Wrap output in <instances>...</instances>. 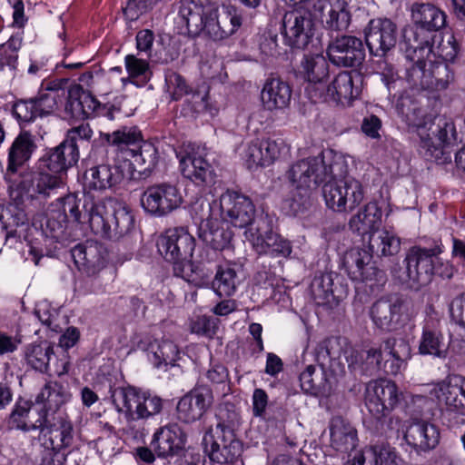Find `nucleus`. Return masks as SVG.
Segmentation results:
<instances>
[{
	"label": "nucleus",
	"instance_id": "20e7f679",
	"mask_svg": "<svg viewBox=\"0 0 465 465\" xmlns=\"http://www.w3.org/2000/svg\"><path fill=\"white\" fill-rule=\"evenodd\" d=\"M436 38L434 41H430L433 50L432 55L427 57L424 54L420 63L418 57L410 60L413 64L407 68L406 77L413 88L443 90L453 78L445 62H451L457 56L458 47L455 38L450 36L446 42L441 41L437 46H434Z\"/></svg>",
	"mask_w": 465,
	"mask_h": 465
},
{
	"label": "nucleus",
	"instance_id": "412c9836",
	"mask_svg": "<svg viewBox=\"0 0 465 465\" xmlns=\"http://www.w3.org/2000/svg\"><path fill=\"white\" fill-rule=\"evenodd\" d=\"M443 322V317L432 307H430L426 312L419 344L420 354L438 358L446 357L448 344L445 342L442 332Z\"/></svg>",
	"mask_w": 465,
	"mask_h": 465
},
{
	"label": "nucleus",
	"instance_id": "69168bd1",
	"mask_svg": "<svg viewBox=\"0 0 465 465\" xmlns=\"http://www.w3.org/2000/svg\"><path fill=\"white\" fill-rule=\"evenodd\" d=\"M315 367L309 365L300 375L301 387L306 393L315 394L317 392V383L313 377Z\"/></svg>",
	"mask_w": 465,
	"mask_h": 465
},
{
	"label": "nucleus",
	"instance_id": "f03ea898",
	"mask_svg": "<svg viewBox=\"0 0 465 465\" xmlns=\"http://www.w3.org/2000/svg\"><path fill=\"white\" fill-rule=\"evenodd\" d=\"M156 244L159 253L173 264L175 276L198 287L207 285L212 274L209 264L213 261V253L208 249H202L193 256L195 239L185 228L165 230L158 237Z\"/></svg>",
	"mask_w": 465,
	"mask_h": 465
},
{
	"label": "nucleus",
	"instance_id": "bf43d9fd",
	"mask_svg": "<svg viewBox=\"0 0 465 465\" xmlns=\"http://www.w3.org/2000/svg\"><path fill=\"white\" fill-rule=\"evenodd\" d=\"M217 418L219 421L215 428H220L223 430L233 431L234 428L240 423V415L232 405H225L220 408Z\"/></svg>",
	"mask_w": 465,
	"mask_h": 465
},
{
	"label": "nucleus",
	"instance_id": "052dcab7",
	"mask_svg": "<svg viewBox=\"0 0 465 465\" xmlns=\"http://www.w3.org/2000/svg\"><path fill=\"white\" fill-rule=\"evenodd\" d=\"M268 250L262 252V254H269L274 257H287L292 252L290 242L281 237L274 232L272 236L268 238Z\"/></svg>",
	"mask_w": 465,
	"mask_h": 465
},
{
	"label": "nucleus",
	"instance_id": "0e129e2a",
	"mask_svg": "<svg viewBox=\"0 0 465 465\" xmlns=\"http://www.w3.org/2000/svg\"><path fill=\"white\" fill-rule=\"evenodd\" d=\"M381 126V119L378 116L371 114L363 118L361 129L366 136L371 139H380V131Z\"/></svg>",
	"mask_w": 465,
	"mask_h": 465
},
{
	"label": "nucleus",
	"instance_id": "6e6552de",
	"mask_svg": "<svg viewBox=\"0 0 465 465\" xmlns=\"http://www.w3.org/2000/svg\"><path fill=\"white\" fill-rule=\"evenodd\" d=\"M425 392L439 406L450 428L465 425V378L454 376L428 385Z\"/></svg>",
	"mask_w": 465,
	"mask_h": 465
},
{
	"label": "nucleus",
	"instance_id": "423d86ee",
	"mask_svg": "<svg viewBox=\"0 0 465 465\" xmlns=\"http://www.w3.org/2000/svg\"><path fill=\"white\" fill-rule=\"evenodd\" d=\"M331 151L318 156L309 157L292 163L285 173L292 187V201L291 208L297 212L300 205L310 197L321 183L329 178V160L336 155Z\"/></svg>",
	"mask_w": 465,
	"mask_h": 465
},
{
	"label": "nucleus",
	"instance_id": "a878e982",
	"mask_svg": "<svg viewBox=\"0 0 465 465\" xmlns=\"http://www.w3.org/2000/svg\"><path fill=\"white\" fill-rule=\"evenodd\" d=\"M213 403V393L207 387H197L184 395L176 407L177 419L184 423L200 420Z\"/></svg>",
	"mask_w": 465,
	"mask_h": 465
},
{
	"label": "nucleus",
	"instance_id": "de8ad7c7",
	"mask_svg": "<svg viewBox=\"0 0 465 465\" xmlns=\"http://www.w3.org/2000/svg\"><path fill=\"white\" fill-rule=\"evenodd\" d=\"M54 348L48 341L29 345L25 351V360L28 365L39 371H45L48 368Z\"/></svg>",
	"mask_w": 465,
	"mask_h": 465
},
{
	"label": "nucleus",
	"instance_id": "f8f14e48",
	"mask_svg": "<svg viewBox=\"0 0 465 465\" xmlns=\"http://www.w3.org/2000/svg\"><path fill=\"white\" fill-rule=\"evenodd\" d=\"M420 137V152L429 160L444 163L450 160L443 147L456 139L454 124L446 119H439L437 124L425 123L417 126Z\"/></svg>",
	"mask_w": 465,
	"mask_h": 465
},
{
	"label": "nucleus",
	"instance_id": "f704fd0d",
	"mask_svg": "<svg viewBox=\"0 0 465 465\" xmlns=\"http://www.w3.org/2000/svg\"><path fill=\"white\" fill-rule=\"evenodd\" d=\"M358 441L356 430L341 417L331 420L330 425V447L340 454L352 450Z\"/></svg>",
	"mask_w": 465,
	"mask_h": 465
},
{
	"label": "nucleus",
	"instance_id": "680f3d73",
	"mask_svg": "<svg viewBox=\"0 0 465 465\" xmlns=\"http://www.w3.org/2000/svg\"><path fill=\"white\" fill-rule=\"evenodd\" d=\"M191 331L198 335L212 337L216 331L214 320L205 315L197 316L192 320Z\"/></svg>",
	"mask_w": 465,
	"mask_h": 465
},
{
	"label": "nucleus",
	"instance_id": "bb28decb",
	"mask_svg": "<svg viewBox=\"0 0 465 465\" xmlns=\"http://www.w3.org/2000/svg\"><path fill=\"white\" fill-rule=\"evenodd\" d=\"M314 15L319 16L325 28L346 30L351 23V13L346 0H318L313 5Z\"/></svg>",
	"mask_w": 465,
	"mask_h": 465
},
{
	"label": "nucleus",
	"instance_id": "72a5a7b5",
	"mask_svg": "<svg viewBox=\"0 0 465 465\" xmlns=\"http://www.w3.org/2000/svg\"><path fill=\"white\" fill-rule=\"evenodd\" d=\"M351 465H405L396 450L389 445H375L357 453Z\"/></svg>",
	"mask_w": 465,
	"mask_h": 465
},
{
	"label": "nucleus",
	"instance_id": "2eb2a0df",
	"mask_svg": "<svg viewBox=\"0 0 465 465\" xmlns=\"http://www.w3.org/2000/svg\"><path fill=\"white\" fill-rule=\"evenodd\" d=\"M181 188L171 183H161L147 187L140 202L145 213L163 217L179 209L183 203Z\"/></svg>",
	"mask_w": 465,
	"mask_h": 465
},
{
	"label": "nucleus",
	"instance_id": "4d7b16f0",
	"mask_svg": "<svg viewBox=\"0 0 465 465\" xmlns=\"http://www.w3.org/2000/svg\"><path fill=\"white\" fill-rule=\"evenodd\" d=\"M12 114L19 123H29L39 116L33 99L15 102L12 108Z\"/></svg>",
	"mask_w": 465,
	"mask_h": 465
},
{
	"label": "nucleus",
	"instance_id": "9d476101",
	"mask_svg": "<svg viewBox=\"0 0 465 465\" xmlns=\"http://www.w3.org/2000/svg\"><path fill=\"white\" fill-rule=\"evenodd\" d=\"M192 216L199 224V236L214 250H224L232 238V232L226 221H222L220 215H214L209 202L198 199L192 205Z\"/></svg>",
	"mask_w": 465,
	"mask_h": 465
},
{
	"label": "nucleus",
	"instance_id": "c85d7f7f",
	"mask_svg": "<svg viewBox=\"0 0 465 465\" xmlns=\"http://www.w3.org/2000/svg\"><path fill=\"white\" fill-rule=\"evenodd\" d=\"M301 73L308 82L306 92L314 102L318 89H322L329 77V64L322 54H305L301 62Z\"/></svg>",
	"mask_w": 465,
	"mask_h": 465
},
{
	"label": "nucleus",
	"instance_id": "c756f323",
	"mask_svg": "<svg viewBox=\"0 0 465 465\" xmlns=\"http://www.w3.org/2000/svg\"><path fill=\"white\" fill-rule=\"evenodd\" d=\"M64 112L67 117L84 120L97 114L100 103L80 85L74 84L67 90Z\"/></svg>",
	"mask_w": 465,
	"mask_h": 465
},
{
	"label": "nucleus",
	"instance_id": "aec40b11",
	"mask_svg": "<svg viewBox=\"0 0 465 465\" xmlns=\"http://www.w3.org/2000/svg\"><path fill=\"white\" fill-rule=\"evenodd\" d=\"M315 30V22L310 10L296 9L285 14L283 17V36L291 47L305 48L312 41Z\"/></svg>",
	"mask_w": 465,
	"mask_h": 465
},
{
	"label": "nucleus",
	"instance_id": "e433bc0d",
	"mask_svg": "<svg viewBox=\"0 0 465 465\" xmlns=\"http://www.w3.org/2000/svg\"><path fill=\"white\" fill-rule=\"evenodd\" d=\"M8 422L12 428L17 430L43 431L49 420H46V417H41V413L33 412L28 401H20L15 405Z\"/></svg>",
	"mask_w": 465,
	"mask_h": 465
},
{
	"label": "nucleus",
	"instance_id": "49530a36",
	"mask_svg": "<svg viewBox=\"0 0 465 465\" xmlns=\"http://www.w3.org/2000/svg\"><path fill=\"white\" fill-rule=\"evenodd\" d=\"M180 357V351L173 341L164 340L161 342L155 341L149 346V361L156 368L163 366H173Z\"/></svg>",
	"mask_w": 465,
	"mask_h": 465
},
{
	"label": "nucleus",
	"instance_id": "79ce46f5",
	"mask_svg": "<svg viewBox=\"0 0 465 465\" xmlns=\"http://www.w3.org/2000/svg\"><path fill=\"white\" fill-rule=\"evenodd\" d=\"M63 84L64 80L47 83L46 85L40 90L38 95L33 99L39 116L49 114L57 108L58 104L62 102V99L66 94Z\"/></svg>",
	"mask_w": 465,
	"mask_h": 465
},
{
	"label": "nucleus",
	"instance_id": "dca6fc26",
	"mask_svg": "<svg viewBox=\"0 0 465 465\" xmlns=\"http://www.w3.org/2000/svg\"><path fill=\"white\" fill-rule=\"evenodd\" d=\"M361 76L359 73L341 72L331 82H326L322 89H318L314 102H331L342 106H350L359 98L361 92Z\"/></svg>",
	"mask_w": 465,
	"mask_h": 465
},
{
	"label": "nucleus",
	"instance_id": "473e14b6",
	"mask_svg": "<svg viewBox=\"0 0 465 465\" xmlns=\"http://www.w3.org/2000/svg\"><path fill=\"white\" fill-rule=\"evenodd\" d=\"M440 430L434 424L418 421L409 426L404 439L417 451H429L440 442Z\"/></svg>",
	"mask_w": 465,
	"mask_h": 465
},
{
	"label": "nucleus",
	"instance_id": "7ed1b4c3",
	"mask_svg": "<svg viewBox=\"0 0 465 465\" xmlns=\"http://www.w3.org/2000/svg\"><path fill=\"white\" fill-rule=\"evenodd\" d=\"M79 149L61 143L39 161V172L24 177L20 183L22 193L30 198L46 197L64 185L67 169L75 164Z\"/></svg>",
	"mask_w": 465,
	"mask_h": 465
},
{
	"label": "nucleus",
	"instance_id": "7c9ffc66",
	"mask_svg": "<svg viewBox=\"0 0 465 465\" xmlns=\"http://www.w3.org/2000/svg\"><path fill=\"white\" fill-rule=\"evenodd\" d=\"M291 99L292 88L288 83L278 77L266 80L261 92V101L265 110H282L289 106Z\"/></svg>",
	"mask_w": 465,
	"mask_h": 465
},
{
	"label": "nucleus",
	"instance_id": "4c0bfd02",
	"mask_svg": "<svg viewBox=\"0 0 465 465\" xmlns=\"http://www.w3.org/2000/svg\"><path fill=\"white\" fill-rule=\"evenodd\" d=\"M185 441V435L177 424H170L161 428L153 436V448L159 456L173 455L181 450Z\"/></svg>",
	"mask_w": 465,
	"mask_h": 465
},
{
	"label": "nucleus",
	"instance_id": "13d9d810",
	"mask_svg": "<svg viewBox=\"0 0 465 465\" xmlns=\"http://www.w3.org/2000/svg\"><path fill=\"white\" fill-rule=\"evenodd\" d=\"M165 84L167 92L173 100H179L183 95L189 94V86L185 80L179 74L170 71L165 74Z\"/></svg>",
	"mask_w": 465,
	"mask_h": 465
},
{
	"label": "nucleus",
	"instance_id": "5701e85b",
	"mask_svg": "<svg viewBox=\"0 0 465 465\" xmlns=\"http://www.w3.org/2000/svg\"><path fill=\"white\" fill-rule=\"evenodd\" d=\"M342 266L355 282H371L383 278V272L372 261V254L364 249L351 248L343 255Z\"/></svg>",
	"mask_w": 465,
	"mask_h": 465
},
{
	"label": "nucleus",
	"instance_id": "c9c22d12",
	"mask_svg": "<svg viewBox=\"0 0 465 465\" xmlns=\"http://www.w3.org/2000/svg\"><path fill=\"white\" fill-rule=\"evenodd\" d=\"M246 228L245 239L254 251L262 254V252L268 250V238L274 233L272 218L267 213H261L247 224Z\"/></svg>",
	"mask_w": 465,
	"mask_h": 465
},
{
	"label": "nucleus",
	"instance_id": "774afa93",
	"mask_svg": "<svg viewBox=\"0 0 465 465\" xmlns=\"http://www.w3.org/2000/svg\"><path fill=\"white\" fill-rule=\"evenodd\" d=\"M207 378L213 383H224L227 381L229 374L227 369L220 364L213 363L206 373Z\"/></svg>",
	"mask_w": 465,
	"mask_h": 465
},
{
	"label": "nucleus",
	"instance_id": "37998d69",
	"mask_svg": "<svg viewBox=\"0 0 465 465\" xmlns=\"http://www.w3.org/2000/svg\"><path fill=\"white\" fill-rule=\"evenodd\" d=\"M401 308V303L398 299L382 298L372 304L370 314L377 327L389 329L399 315Z\"/></svg>",
	"mask_w": 465,
	"mask_h": 465
},
{
	"label": "nucleus",
	"instance_id": "cd10ccee",
	"mask_svg": "<svg viewBox=\"0 0 465 465\" xmlns=\"http://www.w3.org/2000/svg\"><path fill=\"white\" fill-rule=\"evenodd\" d=\"M183 177L197 185L211 183L213 181V169L205 159L204 149L192 148L180 160Z\"/></svg>",
	"mask_w": 465,
	"mask_h": 465
},
{
	"label": "nucleus",
	"instance_id": "58836bf2",
	"mask_svg": "<svg viewBox=\"0 0 465 465\" xmlns=\"http://www.w3.org/2000/svg\"><path fill=\"white\" fill-rule=\"evenodd\" d=\"M36 148L35 136L27 131L21 132L8 149L7 171L16 172L32 157Z\"/></svg>",
	"mask_w": 465,
	"mask_h": 465
},
{
	"label": "nucleus",
	"instance_id": "ddd939ff",
	"mask_svg": "<svg viewBox=\"0 0 465 465\" xmlns=\"http://www.w3.org/2000/svg\"><path fill=\"white\" fill-rule=\"evenodd\" d=\"M209 204L214 215H220L222 221L234 227H246L257 215L252 200L235 191L227 190Z\"/></svg>",
	"mask_w": 465,
	"mask_h": 465
},
{
	"label": "nucleus",
	"instance_id": "a18cd8bd",
	"mask_svg": "<svg viewBox=\"0 0 465 465\" xmlns=\"http://www.w3.org/2000/svg\"><path fill=\"white\" fill-rule=\"evenodd\" d=\"M238 282L234 266L231 263L220 264L212 282V288L220 297H228L235 292Z\"/></svg>",
	"mask_w": 465,
	"mask_h": 465
},
{
	"label": "nucleus",
	"instance_id": "6ab92c4d",
	"mask_svg": "<svg viewBox=\"0 0 465 465\" xmlns=\"http://www.w3.org/2000/svg\"><path fill=\"white\" fill-rule=\"evenodd\" d=\"M203 445L210 460L220 464L233 462L242 452V444L234 432L220 428L209 430L203 438Z\"/></svg>",
	"mask_w": 465,
	"mask_h": 465
},
{
	"label": "nucleus",
	"instance_id": "5fc2aeb1",
	"mask_svg": "<svg viewBox=\"0 0 465 465\" xmlns=\"http://www.w3.org/2000/svg\"><path fill=\"white\" fill-rule=\"evenodd\" d=\"M55 206L58 208L59 212L62 213V221L64 222L67 220L81 222L83 211L84 212V216L88 217V213L84 208L83 210L79 209L80 200L75 194H68L59 199Z\"/></svg>",
	"mask_w": 465,
	"mask_h": 465
},
{
	"label": "nucleus",
	"instance_id": "f3484780",
	"mask_svg": "<svg viewBox=\"0 0 465 465\" xmlns=\"http://www.w3.org/2000/svg\"><path fill=\"white\" fill-rule=\"evenodd\" d=\"M287 152L288 146L282 138H256L243 146L241 156L246 167L252 171L272 165Z\"/></svg>",
	"mask_w": 465,
	"mask_h": 465
},
{
	"label": "nucleus",
	"instance_id": "b1692460",
	"mask_svg": "<svg viewBox=\"0 0 465 465\" xmlns=\"http://www.w3.org/2000/svg\"><path fill=\"white\" fill-rule=\"evenodd\" d=\"M365 42L371 54L384 56L396 45V25L388 18L371 20L365 29Z\"/></svg>",
	"mask_w": 465,
	"mask_h": 465
},
{
	"label": "nucleus",
	"instance_id": "4be33fe9",
	"mask_svg": "<svg viewBox=\"0 0 465 465\" xmlns=\"http://www.w3.org/2000/svg\"><path fill=\"white\" fill-rule=\"evenodd\" d=\"M242 15L233 7H226L222 13L215 9L204 11V19L199 31L214 41L223 40L233 35L242 25Z\"/></svg>",
	"mask_w": 465,
	"mask_h": 465
},
{
	"label": "nucleus",
	"instance_id": "39448f33",
	"mask_svg": "<svg viewBox=\"0 0 465 465\" xmlns=\"http://www.w3.org/2000/svg\"><path fill=\"white\" fill-rule=\"evenodd\" d=\"M322 194L327 207L339 213L353 211L364 199L361 183L348 175V163L341 154L330 157L329 178Z\"/></svg>",
	"mask_w": 465,
	"mask_h": 465
},
{
	"label": "nucleus",
	"instance_id": "864d4df0",
	"mask_svg": "<svg viewBox=\"0 0 465 465\" xmlns=\"http://www.w3.org/2000/svg\"><path fill=\"white\" fill-rule=\"evenodd\" d=\"M106 141L117 146L136 145L143 143L142 134L136 127H123L112 134H105Z\"/></svg>",
	"mask_w": 465,
	"mask_h": 465
},
{
	"label": "nucleus",
	"instance_id": "0eeeda50",
	"mask_svg": "<svg viewBox=\"0 0 465 465\" xmlns=\"http://www.w3.org/2000/svg\"><path fill=\"white\" fill-rule=\"evenodd\" d=\"M412 20L415 29L412 32V39L406 36L405 57L414 60L418 57L420 63L424 58L433 54L430 41L438 37L434 33L441 29L446 24V15L443 11L430 4H417L412 6Z\"/></svg>",
	"mask_w": 465,
	"mask_h": 465
},
{
	"label": "nucleus",
	"instance_id": "603ef678",
	"mask_svg": "<svg viewBox=\"0 0 465 465\" xmlns=\"http://www.w3.org/2000/svg\"><path fill=\"white\" fill-rule=\"evenodd\" d=\"M22 43V36L16 35H12L5 43L0 45V72L4 71L6 67L10 70L15 68Z\"/></svg>",
	"mask_w": 465,
	"mask_h": 465
},
{
	"label": "nucleus",
	"instance_id": "3c124183",
	"mask_svg": "<svg viewBox=\"0 0 465 465\" xmlns=\"http://www.w3.org/2000/svg\"><path fill=\"white\" fill-rule=\"evenodd\" d=\"M179 17L189 31L198 32L203 23L204 12L202 6L192 1L184 0L179 8Z\"/></svg>",
	"mask_w": 465,
	"mask_h": 465
},
{
	"label": "nucleus",
	"instance_id": "6e6d98bb",
	"mask_svg": "<svg viewBox=\"0 0 465 465\" xmlns=\"http://www.w3.org/2000/svg\"><path fill=\"white\" fill-rule=\"evenodd\" d=\"M332 277L329 273L322 274L315 277L312 282V293L318 303H325L330 302L332 296Z\"/></svg>",
	"mask_w": 465,
	"mask_h": 465
},
{
	"label": "nucleus",
	"instance_id": "a211bd4d",
	"mask_svg": "<svg viewBox=\"0 0 465 465\" xmlns=\"http://www.w3.org/2000/svg\"><path fill=\"white\" fill-rule=\"evenodd\" d=\"M402 393L391 380L380 379L368 382L365 391V404L369 411L380 419L393 411L400 403Z\"/></svg>",
	"mask_w": 465,
	"mask_h": 465
},
{
	"label": "nucleus",
	"instance_id": "c03bdc74",
	"mask_svg": "<svg viewBox=\"0 0 465 465\" xmlns=\"http://www.w3.org/2000/svg\"><path fill=\"white\" fill-rule=\"evenodd\" d=\"M369 248L377 256H393L401 250V240L394 232L383 229L370 235Z\"/></svg>",
	"mask_w": 465,
	"mask_h": 465
},
{
	"label": "nucleus",
	"instance_id": "09e8293b",
	"mask_svg": "<svg viewBox=\"0 0 465 465\" xmlns=\"http://www.w3.org/2000/svg\"><path fill=\"white\" fill-rule=\"evenodd\" d=\"M124 64L130 83L136 86H143L150 80L152 73L146 60L128 54L124 58Z\"/></svg>",
	"mask_w": 465,
	"mask_h": 465
},
{
	"label": "nucleus",
	"instance_id": "1a4fd4ad",
	"mask_svg": "<svg viewBox=\"0 0 465 465\" xmlns=\"http://www.w3.org/2000/svg\"><path fill=\"white\" fill-rule=\"evenodd\" d=\"M442 252L440 245L432 248L411 247L405 257V275L401 281L411 288L418 289L428 284L435 272L440 275H450L451 269L446 267L445 272H440L437 264L440 263L439 255Z\"/></svg>",
	"mask_w": 465,
	"mask_h": 465
},
{
	"label": "nucleus",
	"instance_id": "9b49d317",
	"mask_svg": "<svg viewBox=\"0 0 465 465\" xmlns=\"http://www.w3.org/2000/svg\"><path fill=\"white\" fill-rule=\"evenodd\" d=\"M112 398L118 411H124L132 420L148 419L163 409L160 397L141 388H119L113 392Z\"/></svg>",
	"mask_w": 465,
	"mask_h": 465
},
{
	"label": "nucleus",
	"instance_id": "2f4dec72",
	"mask_svg": "<svg viewBox=\"0 0 465 465\" xmlns=\"http://www.w3.org/2000/svg\"><path fill=\"white\" fill-rule=\"evenodd\" d=\"M70 391L57 381L47 382L40 391L35 398L37 404L43 405L41 417L52 418L61 412L62 406L71 400Z\"/></svg>",
	"mask_w": 465,
	"mask_h": 465
},
{
	"label": "nucleus",
	"instance_id": "ea45409f",
	"mask_svg": "<svg viewBox=\"0 0 465 465\" xmlns=\"http://www.w3.org/2000/svg\"><path fill=\"white\" fill-rule=\"evenodd\" d=\"M381 216L382 212L377 203L370 202L350 219L349 227L359 234L371 235L378 232L381 224Z\"/></svg>",
	"mask_w": 465,
	"mask_h": 465
},
{
	"label": "nucleus",
	"instance_id": "4468645a",
	"mask_svg": "<svg viewBox=\"0 0 465 465\" xmlns=\"http://www.w3.org/2000/svg\"><path fill=\"white\" fill-rule=\"evenodd\" d=\"M365 353L368 364L397 375L406 367V361L411 357V346L403 339L390 338L379 347L368 349Z\"/></svg>",
	"mask_w": 465,
	"mask_h": 465
},
{
	"label": "nucleus",
	"instance_id": "e2e57ef3",
	"mask_svg": "<svg viewBox=\"0 0 465 465\" xmlns=\"http://www.w3.org/2000/svg\"><path fill=\"white\" fill-rule=\"evenodd\" d=\"M93 136V131L88 124H82L67 132L66 139L64 143L68 145H74L78 149V142H88Z\"/></svg>",
	"mask_w": 465,
	"mask_h": 465
},
{
	"label": "nucleus",
	"instance_id": "a19ab883",
	"mask_svg": "<svg viewBox=\"0 0 465 465\" xmlns=\"http://www.w3.org/2000/svg\"><path fill=\"white\" fill-rule=\"evenodd\" d=\"M124 156L121 160L128 161L131 163V177L134 170L138 169L139 173L151 172L157 163V150L153 144L143 142L139 149H127L122 152Z\"/></svg>",
	"mask_w": 465,
	"mask_h": 465
},
{
	"label": "nucleus",
	"instance_id": "f257e3e1",
	"mask_svg": "<svg viewBox=\"0 0 465 465\" xmlns=\"http://www.w3.org/2000/svg\"><path fill=\"white\" fill-rule=\"evenodd\" d=\"M131 173V163L117 157L113 165L100 164L90 168L84 175V188L87 191L84 209L88 213L91 231L101 238H119L128 232L134 224V216L128 206L114 199L95 202L92 191H104L119 184Z\"/></svg>",
	"mask_w": 465,
	"mask_h": 465
},
{
	"label": "nucleus",
	"instance_id": "8fccbe9b",
	"mask_svg": "<svg viewBox=\"0 0 465 465\" xmlns=\"http://www.w3.org/2000/svg\"><path fill=\"white\" fill-rule=\"evenodd\" d=\"M49 420L48 424L45 426V429H54L58 433L60 448H66L72 445L74 441V427L68 415L64 412H59L56 416L52 418L46 417Z\"/></svg>",
	"mask_w": 465,
	"mask_h": 465
},
{
	"label": "nucleus",
	"instance_id": "393cba45",
	"mask_svg": "<svg viewBox=\"0 0 465 465\" xmlns=\"http://www.w3.org/2000/svg\"><path fill=\"white\" fill-rule=\"evenodd\" d=\"M327 55L333 64L353 67L361 64L365 53L361 39L351 35H342L330 43Z\"/></svg>",
	"mask_w": 465,
	"mask_h": 465
},
{
	"label": "nucleus",
	"instance_id": "338daca9",
	"mask_svg": "<svg viewBox=\"0 0 465 465\" xmlns=\"http://www.w3.org/2000/svg\"><path fill=\"white\" fill-rule=\"evenodd\" d=\"M268 396L262 389H256L252 394V411L254 416L261 417L266 409Z\"/></svg>",
	"mask_w": 465,
	"mask_h": 465
}]
</instances>
